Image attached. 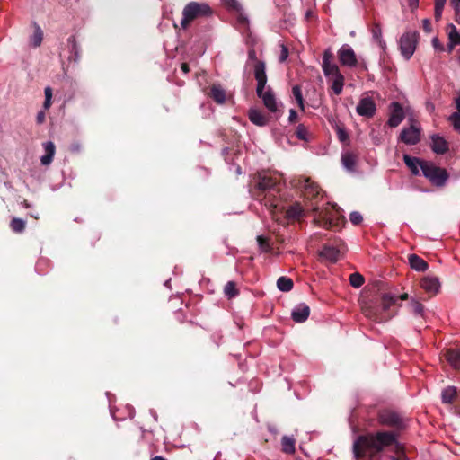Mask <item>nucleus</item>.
Wrapping results in <instances>:
<instances>
[{
    "label": "nucleus",
    "mask_w": 460,
    "mask_h": 460,
    "mask_svg": "<svg viewBox=\"0 0 460 460\" xmlns=\"http://www.w3.org/2000/svg\"><path fill=\"white\" fill-rule=\"evenodd\" d=\"M422 175L427 178L434 186L443 187L448 180V173L446 169L437 166L434 163L428 161L423 164Z\"/></svg>",
    "instance_id": "nucleus-5"
},
{
    "label": "nucleus",
    "mask_w": 460,
    "mask_h": 460,
    "mask_svg": "<svg viewBox=\"0 0 460 460\" xmlns=\"http://www.w3.org/2000/svg\"><path fill=\"white\" fill-rule=\"evenodd\" d=\"M456 396V389L454 386H447L441 393V400L443 403H452Z\"/></svg>",
    "instance_id": "nucleus-30"
},
{
    "label": "nucleus",
    "mask_w": 460,
    "mask_h": 460,
    "mask_svg": "<svg viewBox=\"0 0 460 460\" xmlns=\"http://www.w3.org/2000/svg\"><path fill=\"white\" fill-rule=\"evenodd\" d=\"M296 135L297 137V138L299 140H302V141H305V142H307L310 140L309 138V131L307 129L306 127H305L304 125L300 124L296 130Z\"/></svg>",
    "instance_id": "nucleus-37"
},
{
    "label": "nucleus",
    "mask_w": 460,
    "mask_h": 460,
    "mask_svg": "<svg viewBox=\"0 0 460 460\" xmlns=\"http://www.w3.org/2000/svg\"><path fill=\"white\" fill-rule=\"evenodd\" d=\"M408 259L411 268L417 271L423 272L429 267L428 263L416 254H410Z\"/></svg>",
    "instance_id": "nucleus-21"
},
{
    "label": "nucleus",
    "mask_w": 460,
    "mask_h": 460,
    "mask_svg": "<svg viewBox=\"0 0 460 460\" xmlns=\"http://www.w3.org/2000/svg\"><path fill=\"white\" fill-rule=\"evenodd\" d=\"M280 182V179L276 176L270 175L266 172H261L257 174V188L262 192H266L267 196H275V192L279 191L278 185Z\"/></svg>",
    "instance_id": "nucleus-6"
},
{
    "label": "nucleus",
    "mask_w": 460,
    "mask_h": 460,
    "mask_svg": "<svg viewBox=\"0 0 460 460\" xmlns=\"http://www.w3.org/2000/svg\"><path fill=\"white\" fill-rule=\"evenodd\" d=\"M46 119V111L43 109L40 111L36 116V121L38 124H42Z\"/></svg>",
    "instance_id": "nucleus-48"
},
{
    "label": "nucleus",
    "mask_w": 460,
    "mask_h": 460,
    "mask_svg": "<svg viewBox=\"0 0 460 460\" xmlns=\"http://www.w3.org/2000/svg\"><path fill=\"white\" fill-rule=\"evenodd\" d=\"M446 358L454 368H460V350L458 349H448L446 351Z\"/></svg>",
    "instance_id": "nucleus-24"
},
{
    "label": "nucleus",
    "mask_w": 460,
    "mask_h": 460,
    "mask_svg": "<svg viewBox=\"0 0 460 460\" xmlns=\"http://www.w3.org/2000/svg\"><path fill=\"white\" fill-rule=\"evenodd\" d=\"M433 144L438 145V144H447V141L444 139V137H440L439 135H434L432 137Z\"/></svg>",
    "instance_id": "nucleus-50"
},
{
    "label": "nucleus",
    "mask_w": 460,
    "mask_h": 460,
    "mask_svg": "<svg viewBox=\"0 0 460 460\" xmlns=\"http://www.w3.org/2000/svg\"><path fill=\"white\" fill-rule=\"evenodd\" d=\"M68 43H69V45L72 48V52H74V59H75V61H78V59H79V48H78V46L76 44L75 37H73V36L70 37L68 39Z\"/></svg>",
    "instance_id": "nucleus-42"
},
{
    "label": "nucleus",
    "mask_w": 460,
    "mask_h": 460,
    "mask_svg": "<svg viewBox=\"0 0 460 460\" xmlns=\"http://www.w3.org/2000/svg\"><path fill=\"white\" fill-rule=\"evenodd\" d=\"M447 0H435L434 16L437 21L440 20Z\"/></svg>",
    "instance_id": "nucleus-39"
},
{
    "label": "nucleus",
    "mask_w": 460,
    "mask_h": 460,
    "mask_svg": "<svg viewBox=\"0 0 460 460\" xmlns=\"http://www.w3.org/2000/svg\"><path fill=\"white\" fill-rule=\"evenodd\" d=\"M22 206L26 208H30V204L26 200L22 202Z\"/></svg>",
    "instance_id": "nucleus-63"
},
{
    "label": "nucleus",
    "mask_w": 460,
    "mask_h": 460,
    "mask_svg": "<svg viewBox=\"0 0 460 460\" xmlns=\"http://www.w3.org/2000/svg\"><path fill=\"white\" fill-rule=\"evenodd\" d=\"M212 14L213 10L208 4L205 2H190L182 10L181 25L183 29H187L194 20L208 18L212 16Z\"/></svg>",
    "instance_id": "nucleus-4"
},
{
    "label": "nucleus",
    "mask_w": 460,
    "mask_h": 460,
    "mask_svg": "<svg viewBox=\"0 0 460 460\" xmlns=\"http://www.w3.org/2000/svg\"><path fill=\"white\" fill-rule=\"evenodd\" d=\"M410 306H411V312L414 314L422 315L423 311H424V306L422 305L421 303H420L419 301H417L415 299H411Z\"/></svg>",
    "instance_id": "nucleus-40"
},
{
    "label": "nucleus",
    "mask_w": 460,
    "mask_h": 460,
    "mask_svg": "<svg viewBox=\"0 0 460 460\" xmlns=\"http://www.w3.org/2000/svg\"><path fill=\"white\" fill-rule=\"evenodd\" d=\"M305 216V210L299 203L291 205L286 211L288 219H299Z\"/></svg>",
    "instance_id": "nucleus-25"
},
{
    "label": "nucleus",
    "mask_w": 460,
    "mask_h": 460,
    "mask_svg": "<svg viewBox=\"0 0 460 460\" xmlns=\"http://www.w3.org/2000/svg\"><path fill=\"white\" fill-rule=\"evenodd\" d=\"M456 22L460 24V10H456Z\"/></svg>",
    "instance_id": "nucleus-59"
},
{
    "label": "nucleus",
    "mask_w": 460,
    "mask_h": 460,
    "mask_svg": "<svg viewBox=\"0 0 460 460\" xmlns=\"http://www.w3.org/2000/svg\"><path fill=\"white\" fill-rule=\"evenodd\" d=\"M376 111V106L374 100L369 96L362 97L357 107L356 112L362 117L372 118Z\"/></svg>",
    "instance_id": "nucleus-12"
},
{
    "label": "nucleus",
    "mask_w": 460,
    "mask_h": 460,
    "mask_svg": "<svg viewBox=\"0 0 460 460\" xmlns=\"http://www.w3.org/2000/svg\"><path fill=\"white\" fill-rule=\"evenodd\" d=\"M397 441V434L392 431H381L375 434L359 436L353 443V455L356 458L363 457L367 451L381 452L385 447Z\"/></svg>",
    "instance_id": "nucleus-1"
},
{
    "label": "nucleus",
    "mask_w": 460,
    "mask_h": 460,
    "mask_svg": "<svg viewBox=\"0 0 460 460\" xmlns=\"http://www.w3.org/2000/svg\"><path fill=\"white\" fill-rule=\"evenodd\" d=\"M320 217H321L323 219L326 220V225H328V227H331V226H332V221H331V219L326 218V217H325V216H322V215H320Z\"/></svg>",
    "instance_id": "nucleus-58"
},
{
    "label": "nucleus",
    "mask_w": 460,
    "mask_h": 460,
    "mask_svg": "<svg viewBox=\"0 0 460 460\" xmlns=\"http://www.w3.org/2000/svg\"><path fill=\"white\" fill-rule=\"evenodd\" d=\"M55 155V146H45V154L40 157L42 165H49L51 164Z\"/></svg>",
    "instance_id": "nucleus-31"
},
{
    "label": "nucleus",
    "mask_w": 460,
    "mask_h": 460,
    "mask_svg": "<svg viewBox=\"0 0 460 460\" xmlns=\"http://www.w3.org/2000/svg\"><path fill=\"white\" fill-rule=\"evenodd\" d=\"M10 226L13 232L22 233L25 229V221L18 217H13Z\"/></svg>",
    "instance_id": "nucleus-35"
},
{
    "label": "nucleus",
    "mask_w": 460,
    "mask_h": 460,
    "mask_svg": "<svg viewBox=\"0 0 460 460\" xmlns=\"http://www.w3.org/2000/svg\"><path fill=\"white\" fill-rule=\"evenodd\" d=\"M257 95L262 100L264 106L270 112H277L279 111V104L277 102L276 96L270 87H267L261 90Z\"/></svg>",
    "instance_id": "nucleus-13"
},
{
    "label": "nucleus",
    "mask_w": 460,
    "mask_h": 460,
    "mask_svg": "<svg viewBox=\"0 0 460 460\" xmlns=\"http://www.w3.org/2000/svg\"><path fill=\"white\" fill-rule=\"evenodd\" d=\"M280 47H281V49H280L279 60V62L282 63V62H285L288 58V49L284 44H281Z\"/></svg>",
    "instance_id": "nucleus-45"
},
{
    "label": "nucleus",
    "mask_w": 460,
    "mask_h": 460,
    "mask_svg": "<svg viewBox=\"0 0 460 460\" xmlns=\"http://www.w3.org/2000/svg\"><path fill=\"white\" fill-rule=\"evenodd\" d=\"M338 137L341 142H344L347 140V133L343 129L339 128Z\"/></svg>",
    "instance_id": "nucleus-52"
},
{
    "label": "nucleus",
    "mask_w": 460,
    "mask_h": 460,
    "mask_svg": "<svg viewBox=\"0 0 460 460\" xmlns=\"http://www.w3.org/2000/svg\"><path fill=\"white\" fill-rule=\"evenodd\" d=\"M396 298L391 294H384L378 299L366 302L362 312L366 317L375 322H385L390 318L387 311L395 303Z\"/></svg>",
    "instance_id": "nucleus-2"
},
{
    "label": "nucleus",
    "mask_w": 460,
    "mask_h": 460,
    "mask_svg": "<svg viewBox=\"0 0 460 460\" xmlns=\"http://www.w3.org/2000/svg\"><path fill=\"white\" fill-rule=\"evenodd\" d=\"M282 451L286 454H293L296 450V439L293 437L284 436L281 439Z\"/></svg>",
    "instance_id": "nucleus-28"
},
{
    "label": "nucleus",
    "mask_w": 460,
    "mask_h": 460,
    "mask_svg": "<svg viewBox=\"0 0 460 460\" xmlns=\"http://www.w3.org/2000/svg\"><path fill=\"white\" fill-rule=\"evenodd\" d=\"M307 197H316L320 193V188L309 178H303L300 182Z\"/></svg>",
    "instance_id": "nucleus-19"
},
{
    "label": "nucleus",
    "mask_w": 460,
    "mask_h": 460,
    "mask_svg": "<svg viewBox=\"0 0 460 460\" xmlns=\"http://www.w3.org/2000/svg\"><path fill=\"white\" fill-rule=\"evenodd\" d=\"M210 94L213 100L218 104H223L226 102V92L219 84H213L211 86Z\"/></svg>",
    "instance_id": "nucleus-26"
},
{
    "label": "nucleus",
    "mask_w": 460,
    "mask_h": 460,
    "mask_svg": "<svg viewBox=\"0 0 460 460\" xmlns=\"http://www.w3.org/2000/svg\"><path fill=\"white\" fill-rule=\"evenodd\" d=\"M432 46L434 47V49H439V50H442L443 49V47L442 45L440 44L439 40H438V38H434L432 40Z\"/></svg>",
    "instance_id": "nucleus-53"
},
{
    "label": "nucleus",
    "mask_w": 460,
    "mask_h": 460,
    "mask_svg": "<svg viewBox=\"0 0 460 460\" xmlns=\"http://www.w3.org/2000/svg\"><path fill=\"white\" fill-rule=\"evenodd\" d=\"M225 4L229 8L239 11L241 9V4L236 0H223Z\"/></svg>",
    "instance_id": "nucleus-46"
},
{
    "label": "nucleus",
    "mask_w": 460,
    "mask_h": 460,
    "mask_svg": "<svg viewBox=\"0 0 460 460\" xmlns=\"http://www.w3.org/2000/svg\"><path fill=\"white\" fill-rule=\"evenodd\" d=\"M400 298H401L402 300H406V299L408 298V294L404 293V294L401 295V296H400Z\"/></svg>",
    "instance_id": "nucleus-61"
},
{
    "label": "nucleus",
    "mask_w": 460,
    "mask_h": 460,
    "mask_svg": "<svg viewBox=\"0 0 460 460\" xmlns=\"http://www.w3.org/2000/svg\"><path fill=\"white\" fill-rule=\"evenodd\" d=\"M449 121L453 126L454 129L460 133V113L454 112L449 117Z\"/></svg>",
    "instance_id": "nucleus-41"
},
{
    "label": "nucleus",
    "mask_w": 460,
    "mask_h": 460,
    "mask_svg": "<svg viewBox=\"0 0 460 460\" xmlns=\"http://www.w3.org/2000/svg\"><path fill=\"white\" fill-rule=\"evenodd\" d=\"M224 293L228 298L235 297L239 294L238 289L236 288V285L234 281H228L226 284L224 288Z\"/></svg>",
    "instance_id": "nucleus-34"
},
{
    "label": "nucleus",
    "mask_w": 460,
    "mask_h": 460,
    "mask_svg": "<svg viewBox=\"0 0 460 460\" xmlns=\"http://www.w3.org/2000/svg\"><path fill=\"white\" fill-rule=\"evenodd\" d=\"M42 40H43V31L40 29V27L35 23L33 34L30 38V44L32 47L37 48V47L40 46Z\"/></svg>",
    "instance_id": "nucleus-29"
},
{
    "label": "nucleus",
    "mask_w": 460,
    "mask_h": 460,
    "mask_svg": "<svg viewBox=\"0 0 460 460\" xmlns=\"http://www.w3.org/2000/svg\"><path fill=\"white\" fill-rule=\"evenodd\" d=\"M45 101L43 102V109L48 111L52 104V88L50 86H47L44 89Z\"/></svg>",
    "instance_id": "nucleus-38"
},
{
    "label": "nucleus",
    "mask_w": 460,
    "mask_h": 460,
    "mask_svg": "<svg viewBox=\"0 0 460 460\" xmlns=\"http://www.w3.org/2000/svg\"><path fill=\"white\" fill-rule=\"evenodd\" d=\"M257 243L261 251H263V252L270 251V245H269L267 240L262 235L257 236Z\"/></svg>",
    "instance_id": "nucleus-44"
},
{
    "label": "nucleus",
    "mask_w": 460,
    "mask_h": 460,
    "mask_svg": "<svg viewBox=\"0 0 460 460\" xmlns=\"http://www.w3.org/2000/svg\"><path fill=\"white\" fill-rule=\"evenodd\" d=\"M254 77L257 81L256 93H260L261 90L266 88L267 84L266 65L264 61L256 60Z\"/></svg>",
    "instance_id": "nucleus-14"
},
{
    "label": "nucleus",
    "mask_w": 460,
    "mask_h": 460,
    "mask_svg": "<svg viewBox=\"0 0 460 460\" xmlns=\"http://www.w3.org/2000/svg\"><path fill=\"white\" fill-rule=\"evenodd\" d=\"M277 287L280 291L288 292L293 288V281L288 277H279L277 280Z\"/></svg>",
    "instance_id": "nucleus-32"
},
{
    "label": "nucleus",
    "mask_w": 460,
    "mask_h": 460,
    "mask_svg": "<svg viewBox=\"0 0 460 460\" xmlns=\"http://www.w3.org/2000/svg\"><path fill=\"white\" fill-rule=\"evenodd\" d=\"M310 314V308L309 306L305 304L301 303L296 305L291 313L292 319L296 323H304L305 322Z\"/></svg>",
    "instance_id": "nucleus-18"
},
{
    "label": "nucleus",
    "mask_w": 460,
    "mask_h": 460,
    "mask_svg": "<svg viewBox=\"0 0 460 460\" xmlns=\"http://www.w3.org/2000/svg\"><path fill=\"white\" fill-rule=\"evenodd\" d=\"M248 57H249V59L251 60H256V53L253 49H251L249 52H248Z\"/></svg>",
    "instance_id": "nucleus-55"
},
{
    "label": "nucleus",
    "mask_w": 460,
    "mask_h": 460,
    "mask_svg": "<svg viewBox=\"0 0 460 460\" xmlns=\"http://www.w3.org/2000/svg\"><path fill=\"white\" fill-rule=\"evenodd\" d=\"M378 422L384 426L396 428L398 429L404 428L402 418L395 411L383 410L378 413Z\"/></svg>",
    "instance_id": "nucleus-9"
},
{
    "label": "nucleus",
    "mask_w": 460,
    "mask_h": 460,
    "mask_svg": "<svg viewBox=\"0 0 460 460\" xmlns=\"http://www.w3.org/2000/svg\"><path fill=\"white\" fill-rule=\"evenodd\" d=\"M422 27H423V30L427 32V33H429L431 32V23H430V21L429 19H424L422 21Z\"/></svg>",
    "instance_id": "nucleus-49"
},
{
    "label": "nucleus",
    "mask_w": 460,
    "mask_h": 460,
    "mask_svg": "<svg viewBox=\"0 0 460 460\" xmlns=\"http://www.w3.org/2000/svg\"><path fill=\"white\" fill-rule=\"evenodd\" d=\"M420 287L428 293L435 295L440 289L439 279L435 276H426L420 281Z\"/></svg>",
    "instance_id": "nucleus-17"
},
{
    "label": "nucleus",
    "mask_w": 460,
    "mask_h": 460,
    "mask_svg": "<svg viewBox=\"0 0 460 460\" xmlns=\"http://www.w3.org/2000/svg\"><path fill=\"white\" fill-rule=\"evenodd\" d=\"M409 1V5L410 7H411L412 9H416L419 5V0H408Z\"/></svg>",
    "instance_id": "nucleus-54"
},
{
    "label": "nucleus",
    "mask_w": 460,
    "mask_h": 460,
    "mask_svg": "<svg viewBox=\"0 0 460 460\" xmlns=\"http://www.w3.org/2000/svg\"><path fill=\"white\" fill-rule=\"evenodd\" d=\"M371 33L373 40L380 47V49L385 50L386 43L383 39L381 25L379 23H375L372 27Z\"/></svg>",
    "instance_id": "nucleus-23"
},
{
    "label": "nucleus",
    "mask_w": 460,
    "mask_h": 460,
    "mask_svg": "<svg viewBox=\"0 0 460 460\" xmlns=\"http://www.w3.org/2000/svg\"><path fill=\"white\" fill-rule=\"evenodd\" d=\"M416 44H417V32L415 31H409L403 33L400 40H399V47L402 56L406 59L409 60L415 49H416Z\"/></svg>",
    "instance_id": "nucleus-7"
},
{
    "label": "nucleus",
    "mask_w": 460,
    "mask_h": 460,
    "mask_svg": "<svg viewBox=\"0 0 460 460\" xmlns=\"http://www.w3.org/2000/svg\"><path fill=\"white\" fill-rule=\"evenodd\" d=\"M405 118V113L402 104L398 102H393L389 105V118L387 124L395 128L399 126Z\"/></svg>",
    "instance_id": "nucleus-11"
},
{
    "label": "nucleus",
    "mask_w": 460,
    "mask_h": 460,
    "mask_svg": "<svg viewBox=\"0 0 460 460\" xmlns=\"http://www.w3.org/2000/svg\"><path fill=\"white\" fill-rule=\"evenodd\" d=\"M266 205H270V207L276 208L277 204H275L273 201L271 202L270 199L265 202Z\"/></svg>",
    "instance_id": "nucleus-60"
},
{
    "label": "nucleus",
    "mask_w": 460,
    "mask_h": 460,
    "mask_svg": "<svg viewBox=\"0 0 460 460\" xmlns=\"http://www.w3.org/2000/svg\"><path fill=\"white\" fill-rule=\"evenodd\" d=\"M435 154L444 155L448 152V146H431Z\"/></svg>",
    "instance_id": "nucleus-47"
},
{
    "label": "nucleus",
    "mask_w": 460,
    "mask_h": 460,
    "mask_svg": "<svg viewBox=\"0 0 460 460\" xmlns=\"http://www.w3.org/2000/svg\"><path fill=\"white\" fill-rule=\"evenodd\" d=\"M448 39L450 42L448 45V50L450 52L452 51L455 46L460 45V33L457 31L456 26L453 24L449 26Z\"/></svg>",
    "instance_id": "nucleus-27"
},
{
    "label": "nucleus",
    "mask_w": 460,
    "mask_h": 460,
    "mask_svg": "<svg viewBox=\"0 0 460 460\" xmlns=\"http://www.w3.org/2000/svg\"><path fill=\"white\" fill-rule=\"evenodd\" d=\"M456 10H460V0H451Z\"/></svg>",
    "instance_id": "nucleus-56"
},
{
    "label": "nucleus",
    "mask_w": 460,
    "mask_h": 460,
    "mask_svg": "<svg viewBox=\"0 0 460 460\" xmlns=\"http://www.w3.org/2000/svg\"><path fill=\"white\" fill-rule=\"evenodd\" d=\"M181 68L184 74H187L189 72V66L186 63L181 64Z\"/></svg>",
    "instance_id": "nucleus-57"
},
{
    "label": "nucleus",
    "mask_w": 460,
    "mask_h": 460,
    "mask_svg": "<svg viewBox=\"0 0 460 460\" xmlns=\"http://www.w3.org/2000/svg\"><path fill=\"white\" fill-rule=\"evenodd\" d=\"M250 120L257 126H265L268 123L267 117L259 110L252 109L249 111Z\"/></svg>",
    "instance_id": "nucleus-22"
},
{
    "label": "nucleus",
    "mask_w": 460,
    "mask_h": 460,
    "mask_svg": "<svg viewBox=\"0 0 460 460\" xmlns=\"http://www.w3.org/2000/svg\"><path fill=\"white\" fill-rule=\"evenodd\" d=\"M236 173L237 174H241L242 173V169L239 165L236 166Z\"/></svg>",
    "instance_id": "nucleus-64"
},
{
    "label": "nucleus",
    "mask_w": 460,
    "mask_h": 460,
    "mask_svg": "<svg viewBox=\"0 0 460 460\" xmlns=\"http://www.w3.org/2000/svg\"><path fill=\"white\" fill-rule=\"evenodd\" d=\"M332 58L333 55L331 49H326L323 57L322 69L324 76L332 83V92L336 95H340L344 87L345 78Z\"/></svg>",
    "instance_id": "nucleus-3"
},
{
    "label": "nucleus",
    "mask_w": 460,
    "mask_h": 460,
    "mask_svg": "<svg viewBox=\"0 0 460 460\" xmlns=\"http://www.w3.org/2000/svg\"><path fill=\"white\" fill-rule=\"evenodd\" d=\"M410 126L402 130L400 138L404 144H418L421 135L420 124L414 119H410Z\"/></svg>",
    "instance_id": "nucleus-8"
},
{
    "label": "nucleus",
    "mask_w": 460,
    "mask_h": 460,
    "mask_svg": "<svg viewBox=\"0 0 460 460\" xmlns=\"http://www.w3.org/2000/svg\"><path fill=\"white\" fill-rule=\"evenodd\" d=\"M358 160V155L356 151L350 149H344L341 153V163L343 167L349 171L354 172Z\"/></svg>",
    "instance_id": "nucleus-15"
},
{
    "label": "nucleus",
    "mask_w": 460,
    "mask_h": 460,
    "mask_svg": "<svg viewBox=\"0 0 460 460\" xmlns=\"http://www.w3.org/2000/svg\"><path fill=\"white\" fill-rule=\"evenodd\" d=\"M403 161L413 175H420V172H422L423 164L428 162L409 155H403Z\"/></svg>",
    "instance_id": "nucleus-16"
},
{
    "label": "nucleus",
    "mask_w": 460,
    "mask_h": 460,
    "mask_svg": "<svg viewBox=\"0 0 460 460\" xmlns=\"http://www.w3.org/2000/svg\"><path fill=\"white\" fill-rule=\"evenodd\" d=\"M292 93H293V96H294L299 109L302 111H304L305 104H304V98H303L301 87L299 85H294L292 87Z\"/></svg>",
    "instance_id": "nucleus-33"
},
{
    "label": "nucleus",
    "mask_w": 460,
    "mask_h": 460,
    "mask_svg": "<svg viewBox=\"0 0 460 460\" xmlns=\"http://www.w3.org/2000/svg\"><path fill=\"white\" fill-rule=\"evenodd\" d=\"M151 460H165V459L162 456H155L154 458H152Z\"/></svg>",
    "instance_id": "nucleus-62"
},
{
    "label": "nucleus",
    "mask_w": 460,
    "mask_h": 460,
    "mask_svg": "<svg viewBox=\"0 0 460 460\" xmlns=\"http://www.w3.org/2000/svg\"><path fill=\"white\" fill-rule=\"evenodd\" d=\"M349 280V284L356 288H360L364 284V277L358 272L350 274Z\"/></svg>",
    "instance_id": "nucleus-36"
},
{
    "label": "nucleus",
    "mask_w": 460,
    "mask_h": 460,
    "mask_svg": "<svg viewBox=\"0 0 460 460\" xmlns=\"http://www.w3.org/2000/svg\"><path fill=\"white\" fill-rule=\"evenodd\" d=\"M349 220L353 225L358 226L363 221V217L359 212L353 211L349 214Z\"/></svg>",
    "instance_id": "nucleus-43"
},
{
    "label": "nucleus",
    "mask_w": 460,
    "mask_h": 460,
    "mask_svg": "<svg viewBox=\"0 0 460 460\" xmlns=\"http://www.w3.org/2000/svg\"><path fill=\"white\" fill-rule=\"evenodd\" d=\"M297 119V113L295 110L291 109L289 111V117H288V120L289 122L291 123H295Z\"/></svg>",
    "instance_id": "nucleus-51"
},
{
    "label": "nucleus",
    "mask_w": 460,
    "mask_h": 460,
    "mask_svg": "<svg viewBox=\"0 0 460 460\" xmlns=\"http://www.w3.org/2000/svg\"><path fill=\"white\" fill-rule=\"evenodd\" d=\"M320 256L331 262H336L339 260L340 251L332 245H325L320 252Z\"/></svg>",
    "instance_id": "nucleus-20"
},
{
    "label": "nucleus",
    "mask_w": 460,
    "mask_h": 460,
    "mask_svg": "<svg viewBox=\"0 0 460 460\" xmlns=\"http://www.w3.org/2000/svg\"><path fill=\"white\" fill-rule=\"evenodd\" d=\"M338 58L340 63L348 67H355L358 64V59L353 49L348 45L343 44L338 50Z\"/></svg>",
    "instance_id": "nucleus-10"
}]
</instances>
